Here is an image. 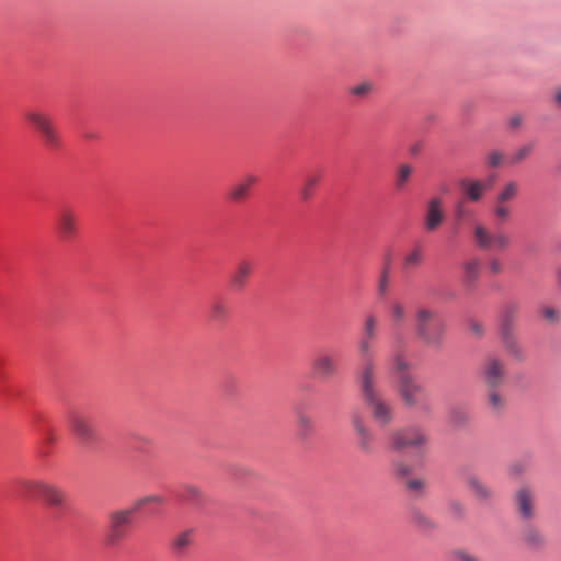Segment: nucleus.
Returning a JSON list of instances; mask_svg holds the SVG:
<instances>
[{"label": "nucleus", "mask_w": 561, "mask_h": 561, "mask_svg": "<svg viewBox=\"0 0 561 561\" xmlns=\"http://www.w3.org/2000/svg\"><path fill=\"white\" fill-rule=\"evenodd\" d=\"M414 332L425 346L439 347L446 334V323L437 309L419 306L414 311Z\"/></svg>", "instance_id": "nucleus-1"}, {"label": "nucleus", "mask_w": 561, "mask_h": 561, "mask_svg": "<svg viewBox=\"0 0 561 561\" xmlns=\"http://www.w3.org/2000/svg\"><path fill=\"white\" fill-rule=\"evenodd\" d=\"M397 391L407 409L419 408L425 412L430 411V405L424 401L425 389L411 374L398 377Z\"/></svg>", "instance_id": "nucleus-2"}, {"label": "nucleus", "mask_w": 561, "mask_h": 561, "mask_svg": "<svg viewBox=\"0 0 561 561\" xmlns=\"http://www.w3.org/2000/svg\"><path fill=\"white\" fill-rule=\"evenodd\" d=\"M350 425L358 450L365 455L373 454L375 451V435L362 410L354 409L351 411Z\"/></svg>", "instance_id": "nucleus-3"}, {"label": "nucleus", "mask_w": 561, "mask_h": 561, "mask_svg": "<svg viewBox=\"0 0 561 561\" xmlns=\"http://www.w3.org/2000/svg\"><path fill=\"white\" fill-rule=\"evenodd\" d=\"M477 247L483 251H505L511 245V238L502 231L493 232L483 225L473 229Z\"/></svg>", "instance_id": "nucleus-4"}, {"label": "nucleus", "mask_w": 561, "mask_h": 561, "mask_svg": "<svg viewBox=\"0 0 561 561\" xmlns=\"http://www.w3.org/2000/svg\"><path fill=\"white\" fill-rule=\"evenodd\" d=\"M427 435L416 426L397 430L391 433L390 446L394 450L404 448H421L427 444Z\"/></svg>", "instance_id": "nucleus-5"}, {"label": "nucleus", "mask_w": 561, "mask_h": 561, "mask_svg": "<svg viewBox=\"0 0 561 561\" xmlns=\"http://www.w3.org/2000/svg\"><path fill=\"white\" fill-rule=\"evenodd\" d=\"M37 138L47 151H56L61 147L62 140L57 123L49 115L37 114Z\"/></svg>", "instance_id": "nucleus-6"}, {"label": "nucleus", "mask_w": 561, "mask_h": 561, "mask_svg": "<svg viewBox=\"0 0 561 561\" xmlns=\"http://www.w3.org/2000/svg\"><path fill=\"white\" fill-rule=\"evenodd\" d=\"M375 422L380 426H387L393 422L396 410L393 404L382 393L363 399Z\"/></svg>", "instance_id": "nucleus-7"}, {"label": "nucleus", "mask_w": 561, "mask_h": 561, "mask_svg": "<svg viewBox=\"0 0 561 561\" xmlns=\"http://www.w3.org/2000/svg\"><path fill=\"white\" fill-rule=\"evenodd\" d=\"M78 215L70 207L61 208L56 216V233L62 242L73 241L79 233Z\"/></svg>", "instance_id": "nucleus-8"}, {"label": "nucleus", "mask_w": 561, "mask_h": 561, "mask_svg": "<svg viewBox=\"0 0 561 561\" xmlns=\"http://www.w3.org/2000/svg\"><path fill=\"white\" fill-rule=\"evenodd\" d=\"M134 513L133 508H130L115 511L110 515V527L107 533V542L110 545H116L126 537Z\"/></svg>", "instance_id": "nucleus-9"}, {"label": "nucleus", "mask_w": 561, "mask_h": 561, "mask_svg": "<svg viewBox=\"0 0 561 561\" xmlns=\"http://www.w3.org/2000/svg\"><path fill=\"white\" fill-rule=\"evenodd\" d=\"M357 380L363 399L382 393L378 388V367L376 360L360 363Z\"/></svg>", "instance_id": "nucleus-10"}, {"label": "nucleus", "mask_w": 561, "mask_h": 561, "mask_svg": "<svg viewBox=\"0 0 561 561\" xmlns=\"http://www.w3.org/2000/svg\"><path fill=\"white\" fill-rule=\"evenodd\" d=\"M446 219L445 202L439 196L430 198L426 203L424 228L426 231H435Z\"/></svg>", "instance_id": "nucleus-11"}, {"label": "nucleus", "mask_w": 561, "mask_h": 561, "mask_svg": "<svg viewBox=\"0 0 561 561\" xmlns=\"http://www.w3.org/2000/svg\"><path fill=\"white\" fill-rule=\"evenodd\" d=\"M69 422L71 431L82 445H89L96 440V432L85 415L73 413L70 415Z\"/></svg>", "instance_id": "nucleus-12"}, {"label": "nucleus", "mask_w": 561, "mask_h": 561, "mask_svg": "<svg viewBox=\"0 0 561 561\" xmlns=\"http://www.w3.org/2000/svg\"><path fill=\"white\" fill-rule=\"evenodd\" d=\"M37 496L56 508H64L67 504V493L61 488L47 482L37 483Z\"/></svg>", "instance_id": "nucleus-13"}, {"label": "nucleus", "mask_w": 561, "mask_h": 561, "mask_svg": "<svg viewBox=\"0 0 561 561\" xmlns=\"http://www.w3.org/2000/svg\"><path fill=\"white\" fill-rule=\"evenodd\" d=\"M482 375L490 388L500 386L505 377L504 362L496 357H489L483 365Z\"/></svg>", "instance_id": "nucleus-14"}, {"label": "nucleus", "mask_w": 561, "mask_h": 561, "mask_svg": "<svg viewBox=\"0 0 561 561\" xmlns=\"http://www.w3.org/2000/svg\"><path fill=\"white\" fill-rule=\"evenodd\" d=\"M311 368L317 377L331 378L337 373V363L332 354L322 352L312 359Z\"/></svg>", "instance_id": "nucleus-15"}, {"label": "nucleus", "mask_w": 561, "mask_h": 561, "mask_svg": "<svg viewBox=\"0 0 561 561\" xmlns=\"http://www.w3.org/2000/svg\"><path fill=\"white\" fill-rule=\"evenodd\" d=\"M463 196L471 203H479L490 188V184L480 179H462L459 182Z\"/></svg>", "instance_id": "nucleus-16"}, {"label": "nucleus", "mask_w": 561, "mask_h": 561, "mask_svg": "<svg viewBox=\"0 0 561 561\" xmlns=\"http://www.w3.org/2000/svg\"><path fill=\"white\" fill-rule=\"evenodd\" d=\"M405 339L398 334L393 337V354L391 356L392 370L399 376L409 374L411 363L404 355Z\"/></svg>", "instance_id": "nucleus-17"}, {"label": "nucleus", "mask_w": 561, "mask_h": 561, "mask_svg": "<svg viewBox=\"0 0 561 561\" xmlns=\"http://www.w3.org/2000/svg\"><path fill=\"white\" fill-rule=\"evenodd\" d=\"M515 504L524 519H531L535 516V493L530 488L522 486L516 491Z\"/></svg>", "instance_id": "nucleus-18"}, {"label": "nucleus", "mask_w": 561, "mask_h": 561, "mask_svg": "<svg viewBox=\"0 0 561 561\" xmlns=\"http://www.w3.org/2000/svg\"><path fill=\"white\" fill-rule=\"evenodd\" d=\"M195 543V529L188 528L174 535L170 542V549L176 557H185L188 549Z\"/></svg>", "instance_id": "nucleus-19"}, {"label": "nucleus", "mask_w": 561, "mask_h": 561, "mask_svg": "<svg viewBox=\"0 0 561 561\" xmlns=\"http://www.w3.org/2000/svg\"><path fill=\"white\" fill-rule=\"evenodd\" d=\"M466 485L469 493L480 503H486L493 499L492 489L476 474L467 477Z\"/></svg>", "instance_id": "nucleus-20"}, {"label": "nucleus", "mask_w": 561, "mask_h": 561, "mask_svg": "<svg viewBox=\"0 0 561 561\" xmlns=\"http://www.w3.org/2000/svg\"><path fill=\"white\" fill-rule=\"evenodd\" d=\"M253 268L254 265L249 260H241L240 262H238L230 277L231 287L234 290H242L247 286V283L253 272Z\"/></svg>", "instance_id": "nucleus-21"}, {"label": "nucleus", "mask_w": 561, "mask_h": 561, "mask_svg": "<svg viewBox=\"0 0 561 561\" xmlns=\"http://www.w3.org/2000/svg\"><path fill=\"white\" fill-rule=\"evenodd\" d=\"M257 182V179L253 174L244 175L240 181L234 183L229 193L228 197L232 202H242L249 197L251 187Z\"/></svg>", "instance_id": "nucleus-22"}, {"label": "nucleus", "mask_w": 561, "mask_h": 561, "mask_svg": "<svg viewBox=\"0 0 561 561\" xmlns=\"http://www.w3.org/2000/svg\"><path fill=\"white\" fill-rule=\"evenodd\" d=\"M520 185L515 180L504 182L499 188L494 199L501 203L511 204L519 195Z\"/></svg>", "instance_id": "nucleus-23"}, {"label": "nucleus", "mask_w": 561, "mask_h": 561, "mask_svg": "<svg viewBox=\"0 0 561 561\" xmlns=\"http://www.w3.org/2000/svg\"><path fill=\"white\" fill-rule=\"evenodd\" d=\"M515 311L516 310L514 307H508L505 310V329H504L505 345L512 355H514L518 359H523L524 355H523L522 348L517 345V343L513 340V337L508 333V322H511L513 320Z\"/></svg>", "instance_id": "nucleus-24"}, {"label": "nucleus", "mask_w": 561, "mask_h": 561, "mask_svg": "<svg viewBox=\"0 0 561 561\" xmlns=\"http://www.w3.org/2000/svg\"><path fill=\"white\" fill-rule=\"evenodd\" d=\"M408 318V310L403 302L394 300L389 307V319L394 328H399L404 324Z\"/></svg>", "instance_id": "nucleus-25"}, {"label": "nucleus", "mask_w": 561, "mask_h": 561, "mask_svg": "<svg viewBox=\"0 0 561 561\" xmlns=\"http://www.w3.org/2000/svg\"><path fill=\"white\" fill-rule=\"evenodd\" d=\"M321 181L320 173H309L305 176L304 183L299 190V196L302 201L307 202L312 198L317 185Z\"/></svg>", "instance_id": "nucleus-26"}, {"label": "nucleus", "mask_w": 561, "mask_h": 561, "mask_svg": "<svg viewBox=\"0 0 561 561\" xmlns=\"http://www.w3.org/2000/svg\"><path fill=\"white\" fill-rule=\"evenodd\" d=\"M414 172V168L409 163H401L398 165L394 178L396 188L402 191L408 185L412 174Z\"/></svg>", "instance_id": "nucleus-27"}, {"label": "nucleus", "mask_w": 561, "mask_h": 561, "mask_svg": "<svg viewBox=\"0 0 561 561\" xmlns=\"http://www.w3.org/2000/svg\"><path fill=\"white\" fill-rule=\"evenodd\" d=\"M424 261V253L420 247L412 249L408 252L402 261L403 270H412L414 267L420 266Z\"/></svg>", "instance_id": "nucleus-28"}, {"label": "nucleus", "mask_w": 561, "mask_h": 561, "mask_svg": "<svg viewBox=\"0 0 561 561\" xmlns=\"http://www.w3.org/2000/svg\"><path fill=\"white\" fill-rule=\"evenodd\" d=\"M375 340L360 337L358 342V354L360 363L376 360V354L374 350Z\"/></svg>", "instance_id": "nucleus-29"}, {"label": "nucleus", "mask_w": 561, "mask_h": 561, "mask_svg": "<svg viewBox=\"0 0 561 561\" xmlns=\"http://www.w3.org/2000/svg\"><path fill=\"white\" fill-rule=\"evenodd\" d=\"M492 213L496 221L506 222L511 219L513 215V207L511 204L501 203L494 199Z\"/></svg>", "instance_id": "nucleus-30"}, {"label": "nucleus", "mask_w": 561, "mask_h": 561, "mask_svg": "<svg viewBox=\"0 0 561 561\" xmlns=\"http://www.w3.org/2000/svg\"><path fill=\"white\" fill-rule=\"evenodd\" d=\"M463 277L466 283H473L479 278L481 264L479 260L471 259L463 263Z\"/></svg>", "instance_id": "nucleus-31"}, {"label": "nucleus", "mask_w": 561, "mask_h": 561, "mask_svg": "<svg viewBox=\"0 0 561 561\" xmlns=\"http://www.w3.org/2000/svg\"><path fill=\"white\" fill-rule=\"evenodd\" d=\"M378 318L375 314H367L364 320L362 337L376 340L378 335Z\"/></svg>", "instance_id": "nucleus-32"}, {"label": "nucleus", "mask_w": 561, "mask_h": 561, "mask_svg": "<svg viewBox=\"0 0 561 561\" xmlns=\"http://www.w3.org/2000/svg\"><path fill=\"white\" fill-rule=\"evenodd\" d=\"M488 405L493 413L500 414L505 409V399L501 393L492 389L488 394Z\"/></svg>", "instance_id": "nucleus-33"}, {"label": "nucleus", "mask_w": 561, "mask_h": 561, "mask_svg": "<svg viewBox=\"0 0 561 561\" xmlns=\"http://www.w3.org/2000/svg\"><path fill=\"white\" fill-rule=\"evenodd\" d=\"M413 523L423 531H430L437 527V524L427 515L421 512H414Z\"/></svg>", "instance_id": "nucleus-34"}, {"label": "nucleus", "mask_w": 561, "mask_h": 561, "mask_svg": "<svg viewBox=\"0 0 561 561\" xmlns=\"http://www.w3.org/2000/svg\"><path fill=\"white\" fill-rule=\"evenodd\" d=\"M183 500L193 504H198L204 501L202 490L195 485H186L183 490Z\"/></svg>", "instance_id": "nucleus-35"}, {"label": "nucleus", "mask_w": 561, "mask_h": 561, "mask_svg": "<svg viewBox=\"0 0 561 561\" xmlns=\"http://www.w3.org/2000/svg\"><path fill=\"white\" fill-rule=\"evenodd\" d=\"M298 430L299 435L304 438L308 437L310 434H312L314 430V423L312 419L307 414H300L298 416Z\"/></svg>", "instance_id": "nucleus-36"}, {"label": "nucleus", "mask_w": 561, "mask_h": 561, "mask_svg": "<svg viewBox=\"0 0 561 561\" xmlns=\"http://www.w3.org/2000/svg\"><path fill=\"white\" fill-rule=\"evenodd\" d=\"M524 541L530 547H538L543 542L542 535L533 527H527L523 533Z\"/></svg>", "instance_id": "nucleus-37"}, {"label": "nucleus", "mask_w": 561, "mask_h": 561, "mask_svg": "<svg viewBox=\"0 0 561 561\" xmlns=\"http://www.w3.org/2000/svg\"><path fill=\"white\" fill-rule=\"evenodd\" d=\"M390 284V271H389V261H387L386 265L381 270L379 280H378V293L380 296H386L389 290Z\"/></svg>", "instance_id": "nucleus-38"}, {"label": "nucleus", "mask_w": 561, "mask_h": 561, "mask_svg": "<svg viewBox=\"0 0 561 561\" xmlns=\"http://www.w3.org/2000/svg\"><path fill=\"white\" fill-rule=\"evenodd\" d=\"M164 503V499L163 496L161 495H158V494H152V495H147V496H144V497H140L139 500H137L135 502V505L133 507V511L134 512H137L138 510H140L141 507L146 506V505H149V504H158V505H161Z\"/></svg>", "instance_id": "nucleus-39"}, {"label": "nucleus", "mask_w": 561, "mask_h": 561, "mask_svg": "<svg viewBox=\"0 0 561 561\" xmlns=\"http://www.w3.org/2000/svg\"><path fill=\"white\" fill-rule=\"evenodd\" d=\"M228 314V308L225 304L216 301L210 306V317L215 321L224 320Z\"/></svg>", "instance_id": "nucleus-40"}, {"label": "nucleus", "mask_w": 561, "mask_h": 561, "mask_svg": "<svg viewBox=\"0 0 561 561\" xmlns=\"http://www.w3.org/2000/svg\"><path fill=\"white\" fill-rule=\"evenodd\" d=\"M504 162V152L497 149L491 150L486 154V164L490 168H499Z\"/></svg>", "instance_id": "nucleus-41"}, {"label": "nucleus", "mask_w": 561, "mask_h": 561, "mask_svg": "<svg viewBox=\"0 0 561 561\" xmlns=\"http://www.w3.org/2000/svg\"><path fill=\"white\" fill-rule=\"evenodd\" d=\"M533 151V145H525L520 148H518L513 157H512V160H511V163L512 164H518L520 163L522 161H524L526 158H528V156Z\"/></svg>", "instance_id": "nucleus-42"}, {"label": "nucleus", "mask_w": 561, "mask_h": 561, "mask_svg": "<svg viewBox=\"0 0 561 561\" xmlns=\"http://www.w3.org/2000/svg\"><path fill=\"white\" fill-rule=\"evenodd\" d=\"M373 91V84L370 82H362L357 85H354L350 89V93L358 96V98H365Z\"/></svg>", "instance_id": "nucleus-43"}, {"label": "nucleus", "mask_w": 561, "mask_h": 561, "mask_svg": "<svg viewBox=\"0 0 561 561\" xmlns=\"http://www.w3.org/2000/svg\"><path fill=\"white\" fill-rule=\"evenodd\" d=\"M449 420L455 425H462L468 422V416L465 412L455 409L450 411Z\"/></svg>", "instance_id": "nucleus-44"}, {"label": "nucleus", "mask_w": 561, "mask_h": 561, "mask_svg": "<svg viewBox=\"0 0 561 561\" xmlns=\"http://www.w3.org/2000/svg\"><path fill=\"white\" fill-rule=\"evenodd\" d=\"M543 318L550 323H557L560 320V313L558 310L551 307H543L541 309Z\"/></svg>", "instance_id": "nucleus-45"}, {"label": "nucleus", "mask_w": 561, "mask_h": 561, "mask_svg": "<svg viewBox=\"0 0 561 561\" xmlns=\"http://www.w3.org/2000/svg\"><path fill=\"white\" fill-rule=\"evenodd\" d=\"M394 471L398 477H408L412 472V467L404 462H396Z\"/></svg>", "instance_id": "nucleus-46"}, {"label": "nucleus", "mask_w": 561, "mask_h": 561, "mask_svg": "<svg viewBox=\"0 0 561 561\" xmlns=\"http://www.w3.org/2000/svg\"><path fill=\"white\" fill-rule=\"evenodd\" d=\"M425 486V482L422 479H411L407 482V488L412 492H421Z\"/></svg>", "instance_id": "nucleus-47"}, {"label": "nucleus", "mask_w": 561, "mask_h": 561, "mask_svg": "<svg viewBox=\"0 0 561 561\" xmlns=\"http://www.w3.org/2000/svg\"><path fill=\"white\" fill-rule=\"evenodd\" d=\"M455 558L457 561H481L474 554H471L467 551L460 550L455 553Z\"/></svg>", "instance_id": "nucleus-48"}, {"label": "nucleus", "mask_w": 561, "mask_h": 561, "mask_svg": "<svg viewBox=\"0 0 561 561\" xmlns=\"http://www.w3.org/2000/svg\"><path fill=\"white\" fill-rule=\"evenodd\" d=\"M489 270L492 274H500L503 272V264L499 259H491L489 262Z\"/></svg>", "instance_id": "nucleus-49"}, {"label": "nucleus", "mask_w": 561, "mask_h": 561, "mask_svg": "<svg viewBox=\"0 0 561 561\" xmlns=\"http://www.w3.org/2000/svg\"><path fill=\"white\" fill-rule=\"evenodd\" d=\"M523 116L520 114H515L513 116L510 117L508 119V126L512 128V129H517L522 126L523 124Z\"/></svg>", "instance_id": "nucleus-50"}, {"label": "nucleus", "mask_w": 561, "mask_h": 561, "mask_svg": "<svg viewBox=\"0 0 561 561\" xmlns=\"http://www.w3.org/2000/svg\"><path fill=\"white\" fill-rule=\"evenodd\" d=\"M56 439H57V436L54 434V432L50 430H47L44 433V438H43L44 448L46 446L53 445L56 442Z\"/></svg>", "instance_id": "nucleus-51"}, {"label": "nucleus", "mask_w": 561, "mask_h": 561, "mask_svg": "<svg viewBox=\"0 0 561 561\" xmlns=\"http://www.w3.org/2000/svg\"><path fill=\"white\" fill-rule=\"evenodd\" d=\"M31 489H32V482L31 481H21V482H19L18 493H19V495L23 496L24 492L26 490H31Z\"/></svg>", "instance_id": "nucleus-52"}, {"label": "nucleus", "mask_w": 561, "mask_h": 561, "mask_svg": "<svg viewBox=\"0 0 561 561\" xmlns=\"http://www.w3.org/2000/svg\"><path fill=\"white\" fill-rule=\"evenodd\" d=\"M471 331L477 334V335H481L483 333V328L481 324L479 323H473L471 325Z\"/></svg>", "instance_id": "nucleus-53"}, {"label": "nucleus", "mask_w": 561, "mask_h": 561, "mask_svg": "<svg viewBox=\"0 0 561 561\" xmlns=\"http://www.w3.org/2000/svg\"><path fill=\"white\" fill-rule=\"evenodd\" d=\"M554 101L558 105L561 106V87L556 92Z\"/></svg>", "instance_id": "nucleus-54"}, {"label": "nucleus", "mask_w": 561, "mask_h": 561, "mask_svg": "<svg viewBox=\"0 0 561 561\" xmlns=\"http://www.w3.org/2000/svg\"><path fill=\"white\" fill-rule=\"evenodd\" d=\"M558 280H559V284L561 285V268L558 271Z\"/></svg>", "instance_id": "nucleus-55"}, {"label": "nucleus", "mask_w": 561, "mask_h": 561, "mask_svg": "<svg viewBox=\"0 0 561 561\" xmlns=\"http://www.w3.org/2000/svg\"><path fill=\"white\" fill-rule=\"evenodd\" d=\"M462 214H463L462 209H461V208H459V209H458V216L460 217V216H462Z\"/></svg>", "instance_id": "nucleus-56"}, {"label": "nucleus", "mask_w": 561, "mask_h": 561, "mask_svg": "<svg viewBox=\"0 0 561 561\" xmlns=\"http://www.w3.org/2000/svg\"><path fill=\"white\" fill-rule=\"evenodd\" d=\"M43 455H44V456L48 455V450H45V449H44V450H43Z\"/></svg>", "instance_id": "nucleus-57"}]
</instances>
